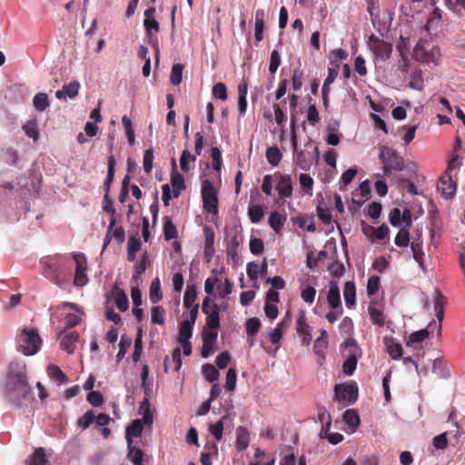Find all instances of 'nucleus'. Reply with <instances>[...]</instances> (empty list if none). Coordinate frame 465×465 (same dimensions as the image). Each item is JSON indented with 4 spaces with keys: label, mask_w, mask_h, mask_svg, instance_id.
I'll use <instances>...</instances> for the list:
<instances>
[{
    "label": "nucleus",
    "mask_w": 465,
    "mask_h": 465,
    "mask_svg": "<svg viewBox=\"0 0 465 465\" xmlns=\"http://www.w3.org/2000/svg\"><path fill=\"white\" fill-rule=\"evenodd\" d=\"M193 325H191L189 322H182L179 329V342L187 341L193 335Z\"/></svg>",
    "instance_id": "nucleus-41"
},
{
    "label": "nucleus",
    "mask_w": 465,
    "mask_h": 465,
    "mask_svg": "<svg viewBox=\"0 0 465 465\" xmlns=\"http://www.w3.org/2000/svg\"><path fill=\"white\" fill-rule=\"evenodd\" d=\"M163 237L165 241L176 239L178 232L175 224L173 223L170 216L163 217Z\"/></svg>",
    "instance_id": "nucleus-25"
},
{
    "label": "nucleus",
    "mask_w": 465,
    "mask_h": 465,
    "mask_svg": "<svg viewBox=\"0 0 465 465\" xmlns=\"http://www.w3.org/2000/svg\"><path fill=\"white\" fill-rule=\"evenodd\" d=\"M432 372L436 373L440 377H447L449 375V371L446 362L440 358L435 359L432 365Z\"/></svg>",
    "instance_id": "nucleus-46"
},
{
    "label": "nucleus",
    "mask_w": 465,
    "mask_h": 465,
    "mask_svg": "<svg viewBox=\"0 0 465 465\" xmlns=\"http://www.w3.org/2000/svg\"><path fill=\"white\" fill-rule=\"evenodd\" d=\"M128 458L132 460L134 465H142L143 452L141 449L128 444Z\"/></svg>",
    "instance_id": "nucleus-45"
},
{
    "label": "nucleus",
    "mask_w": 465,
    "mask_h": 465,
    "mask_svg": "<svg viewBox=\"0 0 465 465\" xmlns=\"http://www.w3.org/2000/svg\"><path fill=\"white\" fill-rule=\"evenodd\" d=\"M183 67L184 66L182 64H175L173 65L171 75H170V82L173 84L178 85L182 82Z\"/></svg>",
    "instance_id": "nucleus-48"
},
{
    "label": "nucleus",
    "mask_w": 465,
    "mask_h": 465,
    "mask_svg": "<svg viewBox=\"0 0 465 465\" xmlns=\"http://www.w3.org/2000/svg\"><path fill=\"white\" fill-rule=\"evenodd\" d=\"M318 156V148L314 147V153L301 150L294 156V163L303 171H308L313 164V160Z\"/></svg>",
    "instance_id": "nucleus-13"
},
{
    "label": "nucleus",
    "mask_w": 465,
    "mask_h": 465,
    "mask_svg": "<svg viewBox=\"0 0 465 465\" xmlns=\"http://www.w3.org/2000/svg\"><path fill=\"white\" fill-rule=\"evenodd\" d=\"M368 312L371 322L379 327H382L385 324V316L382 310V304L378 302L371 301Z\"/></svg>",
    "instance_id": "nucleus-14"
},
{
    "label": "nucleus",
    "mask_w": 465,
    "mask_h": 465,
    "mask_svg": "<svg viewBox=\"0 0 465 465\" xmlns=\"http://www.w3.org/2000/svg\"><path fill=\"white\" fill-rule=\"evenodd\" d=\"M410 242V233L406 229H401L395 237V244L399 247H407Z\"/></svg>",
    "instance_id": "nucleus-54"
},
{
    "label": "nucleus",
    "mask_w": 465,
    "mask_h": 465,
    "mask_svg": "<svg viewBox=\"0 0 465 465\" xmlns=\"http://www.w3.org/2000/svg\"><path fill=\"white\" fill-rule=\"evenodd\" d=\"M239 244H240V242L238 241V237L235 234L231 238L230 242L227 245V249H226L227 256L231 257L233 260L236 259Z\"/></svg>",
    "instance_id": "nucleus-58"
},
{
    "label": "nucleus",
    "mask_w": 465,
    "mask_h": 465,
    "mask_svg": "<svg viewBox=\"0 0 465 465\" xmlns=\"http://www.w3.org/2000/svg\"><path fill=\"white\" fill-rule=\"evenodd\" d=\"M165 310L162 306H155L152 310V322L155 324L164 323Z\"/></svg>",
    "instance_id": "nucleus-55"
},
{
    "label": "nucleus",
    "mask_w": 465,
    "mask_h": 465,
    "mask_svg": "<svg viewBox=\"0 0 465 465\" xmlns=\"http://www.w3.org/2000/svg\"><path fill=\"white\" fill-rule=\"evenodd\" d=\"M379 158L385 175H391L392 172H401L405 167L403 157L391 147L381 146Z\"/></svg>",
    "instance_id": "nucleus-4"
},
{
    "label": "nucleus",
    "mask_w": 465,
    "mask_h": 465,
    "mask_svg": "<svg viewBox=\"0 0 465 465\" xmlns=\"http://www.w3.org/2000/svg\"><path fill=\"white\" fill-rule=\"evenodd\" d=\"M282 154L277 146L269 147L266 151V158L272 166H277L281 162Z\"/></svg>",
    "instance_id": "nucleus-33"
},
{
    "label": "nucleus",
    "mask_w": 465,
    "mask_h": 465,
    "mask_svg": "<svg viewBox=\"0 0 465 465\" xmlns=\"http://www.w3.org/2000/svg\"><path fill=\"white\" fill-rule=\"evenodd\" d=\"M195 161H196V156L192 155L189 151L184 150L182 153V155L180 158V166H181L182 171L185 172V173L188 172L189 171L188 163L195 162Z\"/></svg>",
    "instance_id": "nucleus-62"
},
{
    "label": "nucleus",
    "mask_w": 465,
    "mask_h": 465,
    "mask_svg": "<svg viewBox=\"0 0 465 465\" xmlns=\"http://www.w3.org/2000/svg\"><path fill=\"white\" fill-rule=\"evenodd\" d=\"M115 165L116 161L114 155H110L108 158V170H107V176L105 178V181L104 183V188L105 191V193L109 194L110 186L114 180V172H115Z\"/></svg>",
    "instance_id": "nucleus-29"
},
{
    "label": "nucleus",
    "mask_w": 465,
    "mask_h": 465,
    "mask_svg": "<svg viewBox=\"0 0 465 465\" xmlns=\"http://www.w3.org/2000/svg\"><path fill=\"white\" fill-rule=\"evenodd\" d=\"M221 311V307L213 303V311L209 312V314H206V328L210 330H216L220 326V315L219 312Z\"/></svg>",
    "instance_id": "nucleus-22"
},
{
    "label": "nucleus",
    "mask_w": 465,
    "mask_h": 465,
    "mask_svg": "<svg viewBox=\"0 0 465 465\" xmlns=\"http://www.w3.org/2000/svg\"><path fill=\"white\" fill-rule=\"evenodd\" d=\"M149 295L150 300L153 303H157L159 301L163 299L159 278H155L154 280L152 281L150 285Z\"/></svg>",
    "instance_id": "nucleus-30"
},
{
    "label": "nucleus",
    "mask_w": 465,
    "mask_h": 465,
    "mask_svg": "<svg viewBox=\"0 0 465 465\" xmlns=\"http://www.w3.org/2000/svg\"><path fill=\"white\" fill-rule=\"evenodd\" d=\"M69 260L62 254L44 256L40 260L42 274L56 285H62L70 272Z\"/></svg>",
    "instance_id": "nucleus-2"
},
{
    "label": "nucleus",
    "mask_w": 465,
    "mask_h": 465,
    "mask_svg": "<svg viewBox=\"0 0 465 465\" xmlns=\"http://www.w3.org/2000/svg\"><path fill=\"white\" fill-rule=\"evenodd\" d=\"M367 44L377 58L385 61L391 56L392 45L390 43L371 35Z\"/></svg>",
    "instance_id": "nucleus-9"
},
{
    "label": "nucleus",
    "mask_w": 465,
    "mask_h": 465,
    "mask_svg": "<svg viewBox=\"0 0 465 465\" xmlns=\"http://www.w3.org/2000/svg\"><path fill=\"white\" fill-rule=\"evenodd\" d=\"M225 380V389L229 391H233L235 389L237 381V373L234 368H230L228 370Z\"/></svg>",
    "instance_id": "nucleus-50"
},
{
    "label": "nucleus",
    "mask_w": 465,
    "mask_h": 465,
    "mask_svg": "<svg viewBox=\"0 0 465 465\" xmlns=\"http://www.w3.org/2000/svg\"><path fill=\"white\" fill-rule=\"evenodd\" d=\"M149 264L147 252H144L139 262L134 265L133 281L137 282L139 277L146 271Z\"/></svg>",
    "instance_id": "nucleus-32"
},
{
    "label": "nucleus",
    "mask_w": 465,
    "mask_h": 465,
    "mask_svg": "<svg viewBox=\"0 0 465 465\" xmlns=\"http://www.w3.org/2000/svg\"><path fill=\"white\" fill-rule=\"evenodd\" d=\"M112 295L114 298V302L117 308L121 312H125L129 307V302L125 292L118 286H114L112 292Z\"/></svg>",
    "instance_id": "nucleus-23"
},
{
    "label": "nucleus",
    "mask_w": 465,
    "mask_h": 465,
    "mask_svg": "<svg viewBox=\"0 0 465 465\" xmlns=\"http://www.w3.org/2000/svg\"><path fill=\"white\" fill-rule=\"evenodd\" d=\"M143 26L145 29L146 36L148 38V42L151 45V46L154 49L156 64H157L159 62L160 49H159V45H158V40H157V37L155 35L160 30V25L154 18H153V19H144Z\"/></svg>",
    "instance_id": "nucleus-11"
},
{
    "label": "nucleus",
    "mask_w": 465,
    "mask_h": 465,
    "mask_svg": "<svg viewBox=\"0 0 465 465\" xmlns=\"http://www.w3.org/2000/svg\"><path fill=\"white\" fill-rule=\"evenodd\" d=\"M413 57L421 63L438 64L440 59V47L431 45L425 40H420L414 49Z\"/></svg>",
    "instance_id": "nucleus-5"
},
{
    "label": "nucleus",
    "mask_w": 465,
    "mask_h": 465,
    "mask_svg": "<svg viewBox=\"0 0 465 465\" xmlns=\"http://www.w3.org/2000/svg\"><path fill=\"white\" fill-rule=\"evenodd\" d=\"M272 108H273L274 114H275V122H276V124L280 127L283 128L285 126V124H286V122H287L286 114L283 112V110L282 109V107L278 104H274L272 105Z\"/></svg>",
    "instance_id": "nucleus-51"
},
{
    "label": "nucleus",
    "mask_w": 465,
    "mask_h": 465,
    "mask_svg": "<svg viewBox=\"0 0 465 465\" xmlns=\"http://www.w3.org/2000/svg\"><path fill=\"white\" fill-rule=\"evenodd\" d=\"M5 391V396L12 404L15 406L22 405L23 401L27 398L31 391L27 381L25 365L10 364Z\"/></svg>",
    "instance_id": "nucleus-1"
},
{
    "label": "nucleus",
    "mask_w": 465,
    "mask_h": 465,
    "mask_svg": "<svg viewBox=\"0 0 465 465\" xmlns=\"http://www.w3.org/2000/svg\"><path fill=\"white\" fill-rule=\"evenodd\" d=\"M356 174H357L356 168H349L347 171H345L341 177V180L343 184L340 187V189L341 191H345L346 186L351 183V181L353 180V178L355 177Z\"/></svg>",
    "instance_id": "nucleus-59"
},
{
    "label": "nucleus",
    "mask_w": 465,
    "mask_h": 465,
    "mask_svg": "<svg viewBox=\"0 0 465 465\" xmlns=\"http://www.w3.org/2000/svg\"><path fill=\"white\" fill-rule=\"evenodd\" d=\"M343 296L348 308H351L355 304L356 287L353 282H346L343 290Z\"/></svg>",
    "instance_id": "nucleus-26"
},
{
    "label": "nucleus",
    "mask_w": 465,
    "mask_h": 465,
    "mask_svg": "<svg viewBox=\"0 0 465 465\" xmlns=\"http://www.w3.org/2000/svg\"><path fill=\"white\" fill-rule=\"evenodd\" d=\"M438 191L446 199H450L456 193V183L452 180L451 174H444L440 177L438 184Z\"/></svg>",
    "instance_id": "nucleus-12"
},
{
    "label": "nucleus",
    "mask_w": 465,
    "mask_h": 465,
    "mask_svg": "<svg viewBox=\"0 0 465 465\" xmlns=\"http://www.w3.org/2000/svg\"><path fill=\"white\" fill-rule=\"evenodd\" d=\"M299 182L302 188L308 193L312 194L313 179L307 173H301L299 176Z\"/></svg>",
    "instance_id": "nucleus-61"
},
{
    "label": "nucleus",
    "mask_w": 465,
    "mask_h": 465,
    "mask_svg": "<svg viewBox=\"0 0 465 465\" xmlns=\"http://www.w3.org/2000/svg\"><path fill=\"white\" fill-rule=\"evenodd\" d=\"M334 397L339 401L353 404L358 399V386L355 381L337 384L334 387Z\"/></svg>",
    "instance_id": "nucleus-8"
},
{
    "label": "nucleus",
    "mask_w": 465,
    "mask_h": 465,
    "mask_svg": "<svg viewBox=\"0 0 465 465\" xmlns=\"http://www.w3.org/2000/svg\"><path fill=\"white\" fill-rule=\"evenodd\" d=\"M213 94L223 101L228 97L227 87L223 83H217L213 87Z\"/></svg>",
    "instance_id": "nucleus-64"
},
{
    "label": "nucleus",
    "mask_w": 465,
    "mask_h": 465,
    "mask_svg": "<svg viewBox=\"0 0 465 465\" xmlns=\"http://www.w3.org/2000/svg\"><path fill=\"white\" fill-rule=\"evenodd\" d=\"M15 341L17 351L26 356L37 353L42 345V339L35 329H22Z\"/></svg>",
    "instance_id": "nucleus-3"
},
{
    "label": "nucleus",
    "mask_w": 465,
    "mask_h": 465,
    "mask_svg": "<svg viewBox=\"0 0 465 465\" xmlns=\"http://www.w3.org/2000/svg\"><path fill=\"white\" fill-rule=\"evenodd\" d=\"M33 104L37 111H45L49 106L47 94L45 93L36 94L33 99Z\"/></svg>",
    "instance_id": "nucleus-36"
},
{
    "label": "nucleus",
    "mask_w": 465,
    "mask_h": 465,
    "mask_svg": "<svg viewBox=\"0 0 465 465\" xmlns=\"http://www.w3.org/2000/svg\"><path fill=\"white\" fill-rule=\"evenodd\" d=\"M48 460L44 448L36 449L28 458L26 465H46Z\"/></svg>",
    "instance_id": "nucleus-27"
},
{
    "label": "nucleus",
    "mask_w": 465,
    "mask_h": 465,
    "mask_svg": "<svg viewBox=\"0 0 465 465\" xmlns=\"http://www.w3.org/2000/svg\"><path fill=\"white\" fill-rule=\"evenodd\" d=\"M264 16L265 13L262 9H258L255 12V26H254V37L256 44L260 43L263 38V28H264Z\"/></svg>",
    "instance_id": "nucleus-20"
},
{
    "label": "nucleus",
    "mask_w": 465,
    "mask_h": 465,
    "mask_svg": "<svg viewBox=\"0 0 465 465\" xmlns=\"http://www.w3.org/2000/svg\"><path fill=\"white\" fill-rule=\"evenodd\" d=\"M316 290L312 286H306L302 289L301 297L306 303L312 304L314 301Z\"/></svg>",
    "instance_id": "nucleus-63"
},
{
    "label": "nucleus",
    "mask_w": 465,
    "mask_h": 465,
    "mask_svg": "<svg viewBox=\"0 0 465 465\" xmlns=\"http://www.w3.org/2000/svg\"><path fill=\"white\" fill-rule=\"evenodd\" d=\"M175 167H176V162L174 159H173V173H172L171 183L173 187V196L174 198H177V197H179L181 192L185 189V183H184V178H183V174L174 172Z\"/></svg>",
    "instance_id": "nucleus-18"
},
{
    "label": "nucleus",
    "mask_w": 465,
    "mask_h": 465,
    "mask_svg": "<svg viewBox=\"0 0 465 465\" xmlns=\"http://www.w3.org/2000/svg\"><path fill=\"white\" fill-rule=\"evenodd\" d=\"M48 375L57 381L60 384L66 383L68 379L63 371L56 365H50L47 369Z\"/></svg>",
    "instance_id": "nucleus-34"
},
{
    "label": "nucleus",
    "mask_w": 465,
    "mask_h": 465,
    "mask_svg": "<svg viewBox=\"0 0 465 465\" xmlns=\"http://www.w3.org/2000/svg\"><path fill=\"white\" fill-rule=\"evenodd\" d=\"M380 288V277L372 275L368 279L367 294L369 297L374 295Z\"/></svg>",
    "instance_id": "nucleus-57"
},
{
    "label": "nucleus",
    "mask_w": 465,
    "mask_h": 465,
    "mask_svg": "<svg viewBox=\"0 0 465 465\" xmlns=\"http://www.w3.org/2000/svg\"><path fill=\"white\" fill-rule=\"evenodd\" d=\"M95 420V413L94 411H87L82 417L77 420V424L83 430H86Z\"/></svg>",
    "instance_id": "nucleus-47"
},
{
    "label": "nucleus",
    "mask_w": 465,
    "mask_h": 465,
    "mask_svg": "<svg viewBox=\"0 0 465 465\" xmlns=\"http://www.w3.org/2000/svg\"><path fill=\"white\" fill-rule=\"evenodd\" d=\"M261 328V322L258 318H251L246 322V331L249 336H255Z\"/></svg>",
    "instance_id": "nucleus-52"
},
{
    "label": "nucleus",
    "mask_w": 465,
    "mask_h": 465,
    "mask_svg": "<svg viewBox=\"0 0 465 465\" xmlns=\"http://www.w3.org/2000/svg\"><path fill=\"white\" fill-rule=\"evenodd\" d=\"M248 215L252 223H258L264 215L263 208L261 205L252 204L248 208Z\"/></svg>",
    "instance_id": "nucleus-39"
},
{
    "label": "nucleus",
    "mask_w": 465,
    "mask_h": 465,
    "mask_svg": "<svg viewBox=\"0 0 465 465\" xmlns=\"http://www.w3.org/2000/svg\"><path fill=\"white\" fill-rule=\"evenodd\" d=\"M342 418L345 423L350 427L356 428L360 424L359 414L353 409L345 411Z\"/></svg>",
    "instance_id": "nucleus-37"
},
{
    "label": "nucleus",
    "mask_w": 465,
    "mask_h": 465,
    "mask_svg": "<svg viewBox=\"0 0 465 465\" xmlns=\"http://www.w3.org/2000/svg\"><path fill=\"white\" fill-rule=\"evenodd\" d=\"M446 6L455 14L465 12V0H445Z\"/></svg>",
    "instance_id": "nucleus-49"
},
{
    "label": "nucleus",
    "mask_w": 465,
    "mask_h": 465,
    "mask_svg": "<svg viewBox=\"0 0 465 465\" xmlns=\"http://www.w3.org/2000/svg\"><path fill=\"white\" fill-rule=\"evenodd\" d=\"M410 86L419 91L423 89L424 84L421 70L415 69L412 71L411 75Z\"/></svg>",
    "instance_id": "nucleus-42"
},
{
    "label": "nucleus",
    "mask_w": 465,
    "mask_h": 465,
    "mask_svg": "<svg viewBox=\"0 0 465 465\" xmlns=\"http://www.w3.org/2000/svg\"><path fill=\"white\" fill-rule=\"evenodd\" d=\"M296 331L299 334L303 335V341L309 343L312 340L311 327L307 323V319L304 312H301L296 321Z\"/></svg>",
    "instance_id": "nucleus-16"
},
{
    "label": "nucleus",
    "mask_w": 465,
    "mask_h": 465,
    "mask_svg": "<svg viewBox=\"0 0 465 465\" xmlns=\"http://www.w3.org/2000/svg\"><path fill=\"white\" fill-rule=\"evenodd\" d=\"M274 178L275 177H274V173H273V174H266L262 179V191L266 195L272 194L273 183L275 182Z\"/></svg>",
    "instance_id": "nucleus-53"
},
{
    "label": "nucleus",
    "mask_w": 465,
    "mask_h": 465,
    "mask_svg": "<svg viewBox=\"0 0 465 465\" xmlns=\"http://www.w3.org/2000/svg\"><path fill=\"white\" fill-rule=\"evenodd\" d=\"M141 410H144L143 418L139 419V420H142V425H148L151 426L153 422V416L149 409V401L147 398H145L140 406Z\"/></svg>",
    "instance_id": "nucleus-35"
},
{
    "label": "nucleus",
    "mask_w": 465,
    "mask_h": 465,
    "mask_svg": "<svg viewBox=\"0 0 465 465\" xmlns=\"http://www.w3.org/2000/svg\"><path fill=\"white\" fill-rule=\"evenodd\" d=\"M23 130L28 137L33 138L35 141L38 140L39 133H38L37 124L35 122L31 121V122L24 124Z\"/></svg>",
    "instance_id": "nucleus-56"
},
{
    "label": "nucleus",
    "mask_w": 465,
    "mask_h": 465,
    "mask_svg": "<svg viewBox=\"0 0 465 465\" xmlns=\"http://www.w3.org/2000/svg\"><path fill=\"white\" fill-rule=\"evenodd\" d=\"M250 441L249 431L246 428L240 426L236 430V448L238 450H245Z\"/></svg>",
    "instance_id": "nucleus-24"
},
{
    "label": "nucleus",
    "mask_w": 465,
    "mask_h": 465,
    "mask_svg": "<svg viewBox=\"0 0 465 465\" xmlns=\"http://www.w3.org/2000/svg\"><path fill=\"white\" fill-rule=\"evenodd\" d=\"M143 430V426L142 425V420H139V419L133 420L132 423L128 425L125 430V438L127 443L129 445L133 444L132 438L140 437L142 435Z\"/></svg>",
    "instance_id": "nucleus-19"
},
{
    "label": "nucleus",
    "mask_w": 465,
    "mask_h": 465,
    "mask_svg": "<svg viewBox=\"0 0 465 465\" xmlns=\"http://www.w3.org/2000/svg\"><path fill=\"white\" fill-rule=\"evenodd\" d=\"M202 198L203 209L213 215L218 214L217 192L211 181L205 179L202 182Z\"/></svg>",
    "instance_id": "nucleus-6"
},
{
    "label": "nucleus",
    "mask_w": 465,
    "mask_h": 465,
    "mask_svg": "<svg viewBox=\"0 0 465 465\" xmlns=\"http://www.w3.org/2000/svg\"><path fill=\"white\" fill-rule=\"evenodd\" d=\"M143 352V331L142 329H138L136 337L134 340V351L133 353V361L134 362H137Z\"/></svg>",
    "instance_id": "nucleus-38"
},
{
    "label": "nucleus",
    "mask_w": 465,
    "mask_h": 465,
    "mask_svg": "<svg viewBox=\"0 0 465 465\" xmlns=\"http://www.w3.org/2000/svg\"><path fill=\"white\" fill-rule=\"evenodd\" d=\"M442 21V11L436 7L433 9L432 13L430 14V18L427 21V24L425 25V29L427 32L436 31L439 27H440Z\"/></svg>",
    "instance_id": "nucleus-21"
},
{
    "label": "nucleus",
    "mask_w": 465,
    "mask_h": 465,
    "mask_svg": "<svg viewBox=\"0 0 465 465\" xmlns=\"http://www.w3.org/2000/svg\"><path fill=\"white\" fill-rule=\"evenodd\" d=\"M103 210L105 213H110V223H109V231L113 230V228L115 226V218L114 215L116 213V210L113 206V201L110 199L109 194L104 193V199H103Z\"/></svg>",
    "instance_id": "nucleus-28"
},
{
    "label": "nucleus",
    "mask_w": 465,
    "mask_h": 465,
    "mask_svg": "<svg viewBox=\"0 0 465 465\" xmlns=\"http://www.w3.org/2000/svg\"><path fill=\"white\" fill-rule=\"evenodd\" d=\"M203 374L209 382H214L219 378V371L210 363L203 365Z\"/></svg>",
    "instance_id": "nucleus-44"
},
{
    "label": "nucleus",
    "mask_w": 465,
    "mask_h": 465,
    "mask_svg": "<svg viewBox=\"0 0 465 465\" xmlns=\"http://www.w3.org/2000/svg\"><path fill=\"white\" fill-rule=\"evenodd\" d=\"M79 340V333L72 331L66 333L61 340L60 347L67 353L72 354L75 351V344Z\"/></svg>",
    "instance_id": "nucleus-17"
},
{
    "label": "nucleus",
    "mask_w": 465,
    "mask_h": 465,
    "mask_svg": "<svg viewBox=\"0 0 465 465\" xmlns=\"http://www.w3.org/2000/svg\"><path fill=\"white\" fill-rule=\"evenodd\" d=\"M196 289L193 285H188L183 296V306L190 309L196 300Z\"/></svg>",
    "instance_id": "nucleus-40"
},
{
    "label": "nucleus",
    "mask_w": 465,
    "mask_h": 465,
    "mask_svg": "<svg viewBox=\"0 0 465 465\" xmlns=\"http://www.w3.org/2000/svg\"><path fill=\"white\" fill-rule=\"evenodd\" d=\"M285 222V217L278 212H272L269 216V224L275 232H279Z\"/></svg>",
    "instance_id": "nucleus-31"
},
{
    "label": "nucleus",
    "mask_w": 465,
    "mask_h": 465,
    "mask_svg": "<svg viewBox=\"0 0 465 465\" xmlns=\"http://www.w3.org/2000/svg\"><path fill=\"white\" fill-rule=\"evenodd\" d=\"M429 331L427 329H422L418 331L412 332L407 341V346H411L414 343H420L423 341L425 339L429 337Z\"/></svg>",
    "instance_id": "nucleus-43"
},
{
    "label": "nucleus",
    "mask_w": 465,
    "mask_h": 465,
    "mask_svg": "<svg viewBox=\"0 0 465 465\" xmlns=\"http://www.w3.org/2000/svg\"><path fill=\"white\" fill-rule=\"evenodd\" d=\"M345 348L347 354L342 364V371L346 375H352L357 367L358 360L361 356V350L352 340L345 342Z\"/></svg>",
    "instance_id": "nucleus-7"
},
{
    "label": "nucleus",
    "mask_w": 465,
    "mask_h": 465,
    "mask_svg": "<svg viewBox=\"0 0 465 465\" xmlns=\"http://www.w3.org/2000/svg\"><path fill=\"white\" fill-rule=\"evenodd\" d=\"M274 177L276 182L275 189L279 197L282 200L290 198L293 192L292 177L289 174H282L280 172H275Z\"/></svg>",
    "instance_id": "nucleus-10"
},
{
    "label": "nucleus",
    "mask_w": 465,
    "mask_h": 465,
    "mask_svg": "<svg viewBox=\"0 0 465 465\" xmlns=\"http://www.w3.org/2000/svg\"><path fill=\"white\" fill-rule=\"evenodd\" d=\"M387 347L388 353L393 360H399L402 357L403 349L400 343H396L391 341V343L388 344Z\"/></svg>",
    "instance_id": "nucleus-60"
},
{
    "label": "nucleus",
    "mask_w": 465,
    "mask_h": 465,
    "mask_svg": "<svg viewBox=\"0 0 465 465\" xmlns=\"http://www.w3.org/2000/svg\"><path fill=\"white\" fill-rule=\"evenodd\" d=\"M327 302L329 306L335 310L341 307V295H340V287L338 282L335 281L330 282V289L327 294Z\"/></svg>",
    "instance_id": "nucleus-15"
}]
</instances>
